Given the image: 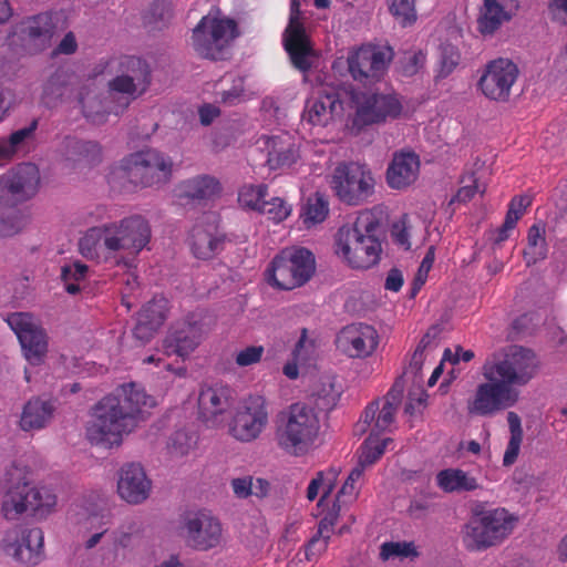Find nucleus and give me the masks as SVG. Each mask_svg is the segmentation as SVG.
Segmentation results:
<instances>
[{"label":"nucleus","instance_id":"nucleus-1","mask_svg":"<svg viewBox=\"0 0 567 567\" xmlns=\"http://www.w3.org/2000/svg\"><path fill=\"white\" fill-rule=\"evenodd\" d=\"M152 404V399L134 383L124 385L121 395L105 396L95 405L86 427L87 440L103 447L120 445L123 434L135 427L142 409Z\"/></svg>","mask_w":567,"mask_h":567},{"label":"nucleus","instance_id":"nucleus-2","mask_svg":"<svg viewBox=\"0 0 567 567\" xmlns=\"http://www.w3.org/2000/svg\"><path fill=\"white\" fill-rule=\"evenodd\" d=\"M40 179L33 163H21L0 176V236H12L25 226V216L17 207L37 195Z\"/></svg>","mask_w":567,"mask_h":567},{"label":"nucleus","instance_id":"nucleus-3","mask_svg":"<svg viewBox=\"0 0 567 567\" xmlns=\"http://www.w3.org/2000/svg\"><path fill=\"white\" fill-rule=\"evenodd\" d=\"M173 165L169 156L155 148H146L125 156L112 167L107 182L121 190L162 185L171 179Z\"/></svg>","mask_w":567,"mask_h":567},{"label":"nucleus","instance_id":"nucleus-4","mask_svg":"<svg viewBox=\"0 0 567 567\" xmlns=\"http://www.w3.org/2000/svg\"><path fill=\"white\" fill-rule=\"evenodd\" d=\"M319 430V421L312 409L292 404L278 415L276 440L287 453L299 456L307 452Z\"/></svg>","mask_w":567,"mask_h":567},{"label":"nucleus","instance_id":"nucleus-5","mask_svg":"<svg viewBox=\"0 0 567 567\" xmlns=\"http://www.w3.org/2000/svg\"><path fill=\"white\" fill-rule=\"evenodd\" d=\"M239 33L234 19L204 16L193 29L192 47L203 59L224 61L230 55V48Z\"/></svg>","mask_w":567,"mask_h":567},{"label":"nucleus","instance_id":"nucleus-6","mask_svg":"<svg viewBox=\"0 0 567 567\" xmlns=\"http://www.w3.org/2000/svg\"><path fill=\"white\" fill-rule=\"evenodd\" d=\"M535 353L522 346L508 347L503 355L487 361L482 373L486 380H498L506 386L515 388L527 384L536 374Z\"/></svg>","mask_w":567,"mask_h":567},{"label":"nucleus","instance_id":"nucleus-7","mask_svg":"<svg viewBox=\"0 0 567 567\" xmlns=\"http://www.w3.org/2000/svg\"><path fill=\"white\" fill-rule=\"evenodd\" d=\"M513 529V517L504 508L475 511L464 526L468 549L481 550L499 544Z\"/></svg>","mask_w":567,"mask_h":567},{"label":"nucleus","instance_id":"nucleus-8","mask_svg":"<svg viewBox=\"0 0 567 567\" xmlns=\"http://www.w3.org/2000/svg\"><path fill=\"white\" fill-rule=\"evenodd\" d=\"M330 185L340 202L359 206L374 194L375 179L367 165L343 162L336 166Z\"/></svg>","mask_w":567,"mask_h":567},{"label":"nucleus","instance_id":"nucleus-9","mask_svg":"<svg viewBox=\"0 0 567 567\" xmlns=\"http://www.w3.org/2000/svg\"><path fill=\"white\" fill-rule=\"evenodd\" d=\"M316 270L315 256L311 250H295L286 258L277 255L265 271L266 281L280 290H291L310 280Z\"/></svg>","mask_w":567,"mask_h":567},{"label":"nucleus","instance_id":"nucleus-10","mask_svg":"<svg viewBox=\"0 0 567 567\" xmlns=\"http://www.w3.org/2000/svg\"><path fill=\"white\" fill-rule=\"evenodd\" d=\"M337 248H382L386 241V229L381 218L371 209L358 213L353 220H347L334 235Z\"/></svg>","mask_w":567,"mask_h":567},{"label":"nucleus","instance_id":"nucleus-11","mask_svg":"<svg viewBox=\"0 0 567 567\" xmlns=\"http://www.w3.org/2000/svg\"><path fill=\"white\" fill-rule=\"evenodd\" d=\"M177 530L185 545L194 550L207 551L223 542L220 522L203 511L184 512L179 516Z\"/></svg>","mask_w":567,"mask_h":567},{"label":"nucleus","instance_id":"nucleus-12","mask_svg":"<svg viewBox=\"0 0 567 567\" xmlns=\"http://www.w3.org/2000/svg\"><path fill=\"white\" fill-rule=\"evenodd\" d=\"M392 59L390 47L364 44L349 53L348 70L354 81L371 84L381 80Z\"/></svg>","mask_w":567,"mask_h":567},{"label":"nucleus","instance_id":"nucleus-13","mask_svg":"<svg viewBox=\"0 0 567 567\" xmlns=\"http://www.w3.org/2000/svg\"><path fill=\"white\" fill-rule=\"evenodd\" d=\"M518 399L519 392L515 388L506 386L497 379L486 380L476 386L466 409L470 415L487 417L514 406Z\"/></svg>","mask_w":567,"mask_h":567},{"label":"nucleus","instance_id":"nucleus-14","mask_svg":"<svg viewBox=\"0 0 567 567\" xmlns=\"http://www.w3.org/2000/svg\"><path fill=\"white\" fill-rule=\"evenodd\" d=\"M267 424L266 400L260 395H250L235 409L228 432L235 440L249 443L260 436Z\"/></svg>","mask_w":567,"mask_h":567},{"label":"nucleus","instance_id":"nucleus-15","mask_svg":"<svg viewBox=\"0 0 567 567\" xmlns=\"http://www.w3.org/2000/svg\"><path fill=\"white\" fill-rule=\"evenodd\" d=\"M7 322L16 332L28 362L33 365L43 363L48 352L47 334L32 321V316L14 312L8 316Z\"/></svg>","mask_w":567,"mask_h":567},{"label":"nucleus","instance_id":"nucleus-16","mask_svg":"<svg viewBox=\"0 0 567 567\" xmlns=\"http://www.w3.org/2000/svg\"><path fill=\"white\" fill-rule=\"evenodd\" d=\"M237 393L227 384L205 386L198 395L199 419L209 427L224 424L226 414L236 405Z\"/></svg>","mask_w":567,"mask_h":567},{"label":"nucleus","instance_id":"nucleus-17","mask_svg":"<svg viewBox=\"0 0 567 567\" xmlns=\"http://www.w3.org/2000/svg\"><path fill=\"white\" fill-rule=\"evenodd\" d=\"M4 553L27 566L38 565L43 556V533L21 526L7 530L2 539Z\"/></svg>","mask_w":567,"mask_h":567},{"label":"nucleus","instance_id":"nucleus-18","mask_svg":"<svg viewBox=\"0 0 567 567\" xmlns=\"http://www.w3.org/2000/svg\"><path fill=\"white\" fill-rule=\"evenodd\" d=\"M517 65L508 59L491 61L478 81L482 93L492 101L505 102L518 78Z\"/></svg>","mask_w":567,"mask_h":567},{"label":"nucleus","instance_id":"nucleus-19","mask_svg":"<svg viewBox=\"0 0 567 567\" xmlns=\"http://www.w3.org/2000/svg\"><path fill=\"white\" fill-rule=\"evenodd\" d=\"M55 504V496L42 492L28 483L17 484L10 488L2 502V512L7 519H16L24 512L35 513L40 508H50Z\"/></svg>","mask_w":567,"mask_h":567},{"label":"nucleus","instance_id":"nucleus-20","mask_svg":"<svg viewBox=\"0 0 567 567\" xmlns=\"http://www.w3.org/2000/svg\"><path fill=\"white\" fill-rule=\"evenodd\" d=\"M145 93L126 75L117 73V75L109 82L107 95L113 105H109L105 110L93 111L85 106V116L93 124H102L106 121L109 114L120 115L131 104L133 100Z\"/></svg>","mask_w":567,"mask_h":567},{"label":"nucleus","instance_id":"nucleus-21","mask_svg":"<svg viewBox=\"0 0 567 567\" xmlns=\"http://www.w3.org/2000/svg\"><path fill=\"white\" fill-rule=\"evenodd\" d=\"M402 112V104L391 94H361L357 96L355 122L371 125L396 118Z\"/></svg>","mask_w":567,"mask_h":567},{"label":"nucleus","instance_id":"nucleus-22","mask_svg":"<svg viewBox=\"0 0 567 567\" xmlns=\"http://www.w3.org/2000/svg\"><path fill=\"white\" fill-rule=\"evenodd\" d=\"M284 47L295 69L307 74L313 64L316 52L301 20L296 16L289 20L284 33Z\"/></svg>","mask_w":567,"mask_h":567},{"label":"nucleus","instance_id":"nucleus-23","mask_svg":"<svg viewBox=\"0 0 567 567\" xmlns=\"http://www.w3.org/2000/svg\"><path fill=\"white\" fill-rule=\"evenodd\" d=\"M336 343L342 352L351 358L367 357L378 346V333L370 324L353 323L341 329Z\"/></svg>","mask_w":567,"mask_h":567},{"label":"nucleus","instance_id":"nucleus-24","mask_svg":"<svg viewBox=\"0 0 567 567\" xmlns=\"http://www.w3.org/2000/svg\"><path fill=\"white\" fill-rule=\"evenodd\" d=\"M203 338L202 326L195 321L175 323L163 340V350L167 357L176 355L183 361L198 347Z\"/></svg>","mask_w":567,"mask_h":567},{"label":"nucleus","instance_id":"nucleus-25","mask_svg":"<svg viewBox=\"0 0 567 567\" xmlns=\"http://www.w3.org/2000/svg\"><path fill=\"white\" fill-rule=\"evenodd\" d=\"M342 110L339 94L324 87L313 92L306 101L301 120L310 126H327Z\"/></svg>","mask_w":567,"mask_h":567},{"label":"nucleus","instance_id":"nucleus-26","mask_svg":"<svg viewBox=\"0 0 567 567\" xmlns=\"http://www.w3.org/2000/svg\"><path fill=\"white\" fill-rule=\"evenodd\" d=\"M152 483L143 466L138 463H127L120 470L117 493L128 504H141L150 496Z\"/></svg>","mask_w":567,"mask_h":567},{"label":"nucleus","instance_id":"nucleus-27","mask_svg":"<svg viewBox=\"0 0 567 567\" xmlns=\"http://www.w3.org/2000/svg\"><path fill=\"white\" fill-rule=\"evenodd\" d=\"M420 166V157L415 152H394L385 173L388 186L396 190L408 188L417 179Z\"/></svg>","mask_w":567,"mask_h":567},{"label":"nucleus","instance_id":"nucleus-28","mask_svg":"<svg viewBox=\"0 0 567 567\" xmlns=\"http://www.w3.org/2000/svg\"><path fill=\"white\" fill-rule=\"evenodd\" d=\"M110 230L115 237L114 246L118 248H146L151 239V227L140 215L111 223Z\"/></svg>","mask_w":567,"mask_h":567},{"label":"nucleus","instance_id":"nucleus-29","mask_svg":"<svg viewBox=\"0 0 567 567\" xmlns=\"http://www.w3.org/2000/svg\"><path fill=\"white\" fill-rule=\"evenodd\" d=\"M56 410L55 399L45 395L32 396L22 408L19 426L24 432L43 430L51 424Z\"/></svg>","mask_w":567,"mask_h":567},{"label":"nucleus","instance_id":"nucleus-30","mask_svg":"<svg viewBox=\"0 0 567 567\" xmlns=\"http://www.w3.org/2000/svg\"><path fill=\"white\" fill-rule=\"evenodd\" d=\"M166 319V300L154 298L148 301L136 315V322L133 328L134 338L146 344L157 333Z\"/></svg>","mask_w":567,"mask_h":567},{"label":"nucleus","instance_id":"nucleus-31","mask_svg":"<svg viewBox=\"0 0 567 567\" xmlns=\"http://www.w3.org/2000/svg\"><path fill=\"white\" fill-rule=\"evenodd\" d=\"M220 182L212 175H197L181 182L176 187V196L181 200L203 203L219 196Z\"/></svg>","mask_w":567,"mask_h":567},{"label":"nucleus","instance_id":"nucleus-32","mask_svg":"<svg viewBox=\"0 0 567 567\" xmlns=\"http://www.w3.org/2000/svg\"><path fill=\"white\" fill-rule=\"evenodd\" d=\"M117 72L126 75L133 83H135L142 91L148 89L151 84V69L146 61L141 58L133 55H123L120 58H113L106 61L103 69L99 70L97 73Z\"/></svg>","mask_w":567,"mask_h":567},{"label":"nucleus","instance_id":"nucleus-33","mask_svg":"<svg viewBox=\"0 0 567 567\" xmlns=\"http://www.w3.org/2000/svg\"><path fill=\"white\" fill-rule=\"evenodd\" d=\"M56 31L58 17L50 12L29 17L21 22V33L24 39L41 50L51 44Z\"/></svg>","mask_w":567,"mask_h":567},{"label":"nucleus","instance_id":"nucleus-34","mask_svg":"<svg viewBox=\"0 0 567 567\" xmlns=\"http://www.w3.org/2000/svg\"><path fill=\"white\" fill-rule=\"evenodd\" d=\"M532 203L533 199L528 195H517L509 200L503 224L492 233L491 239L494 245L504 244L515 234L518 220Z\"/></svg>","mask_w":567,"mask_h":567},{"label":"nucleus","instance_id":"nucleus-35","mask_svg":"<svg viewBox=\"0 0 567 567\" xmlns=\"http://www.w3.org/2000/svg\"><path fill=\"white\" fill-rule=\"evenodd\" d=\"M65 156L68 159L89 167H94L103 161V147L96 141L65 138Z\"/></svg>","mask_w":567,"mask_h":567},{"label":"nucleus","instance_id":"nucleus-36","mask_svg":"<svg viewBox=\"0 0 567 567\" xmlns=\"http://www.w3.org/2000/svg\"><path fill=\"white\" fill-rule=\"evenodd\" d=\"M266 146L267 164L270 169L289 168L299 157L298 148L289 138L272 136L267 140Z\"/></svg>","mask_w":567,"mask_h":567},{"label":"nucleus","instance_id":"nucleus-37","mask_svg":"<svg viewBox=\"0 0 567 567\" xmlns=\"http://www.w3.org/2000/svg\"><path fill=\"white\" fill-rule=\"evenodd\" d=\"M511 20V14L498 0H484L477 19V30L483 35H492L504 22Z\"/></svg>","mask_w":567,"mask_h":567},{"label":"nucleus","instance_id":"nucleus-38","mask_svg":"<svg viewBox=\"0 0 567 567\" xmlns=\"http://www.w3.org/2000/svg\"><path fill=\"white\" fill-rule=\"evenodd\" d=\"M329 200L322 193L316 192L301 205L299 218L302 225L310 229L322 224L329 216Z\"/></svg>","mask_w":567,"mask_h":567},{"label":"nucleus","instance_id":"nucleus-39","mask_svg":"<svg viewBox=\"0 0 567 567\" xmlns=\"http://www.w3.org/2000/svg\"><path fill=\"white\" fill-rule=\"evenodd\" d=\"M436 483L446 493L472 492L480 487L477 480L461 468L440 471L436 475Z\"/></svg>","mask_w":567,"mask_h":567},{"label":"nucleus","instance_id":"nucleus-40","mask_svg":"<svg viewBox=\"0 0 567 567\" xmlns=\"http://www.w3.org/2000/svg\"><path fill=\"white\" fill-rule=\"evenodd\" d=\"M341 395L340 388L336 386V380L332 377L321 378L311 392L313 403L319 411H331Z\"/></svg>","mask_w":567,"mask_h":567},{"label":"nucleus","instance_id":"nucleus-41","mask_svg":"<svg viewBox=\"0 0 567 567\" xmlns=\"http://www.w3.org/2000/svg\"><path fill=\"white\" fill-rule=\"evenodd\" d=\"M381 250H336L337 257L350 268L367 270L380 261Z\"/></svg>","mask_w":567,"mask_h":567},{"label":"nucleus","instance_id":"nucleus-42","mask_svg":"<svg viewBox=\"0 0 567 567\" xmlns=\"http://www.w3.org/2000/svg\"><path fill=\"white\" fill-rule=\"evenodd\" d=\"M507 422L511 437L503 457L504 466H511L516 462L523 441V429L519 415L515 412H508Z\"/></svg>","mask_w":567,"mask_h":567},{"label":"nucleus","instance_id":"nucleus-43","mask_svg":"<svg viewBox=\"0 0 567 567\" xmlns=\"http://www.w3.org/2000/svg\"><path fill=\"white\" fill-rule=\"evenodd\" d=\"M267 196L266 184H245L238 190V203L246 209L259 212Z\"/></svg>","mask_w":567,"mask_h":567},{"label":"nucleus","instance_id":"nucleus-44","mask_svg":"<svg viewBox=\"0 0 567 567\" xmlns=\"http://www.w3.org/2000/svg\"><path fill=\"white\" fill-rule=\"evenodd\" d=\"M112 236L110 224L91 227L79 238V248H96L100 244H103L104 248H116L115 237Z\"/></svg>","mask_w":567,"mask_h":567},{"label":"nucleus","instance_id":"nucleus-45","mask_svg":"<svg viewBox=\"0 0 567 567\" xmlns=\"http://www.w3.org/2000/svg\"><path fill=\"white\" fill-rule=\"evenodd\" d=\"M378 436L379 435H375V433L370 432V435L361 446L358 465L362 466L363 470L381 457L388 442L391 441V439H385L382 442H379Z\"/></svg>","mask_w":567,"mask_h":567},{"label":"nucleus","instance_id":"nucleus-46","mask_svg":"<svg viewBox=\"0 0 567 567\" xmlns=\"http://www.w3.org/2000/svg\"><path fill=\"white\" fill-rule=\"evenodd\" d=\"M190 248H217L219 245L231 244L225 236L216 237L200 225H196L190 234Z\"/></svg>","mask_w":567,"mask_h":567},{"label":"nucleus","instance_id":"nucleus-47","mask_svg":"<svg viewBox=\"0 0 567 567\" xmlns=\"http://www.w3.org/2000/svg\"><path fill=\"white\" fill-rule=\"evenodd\" d=\"M64 73L62 71H56L50 76L44 84L42 94L43 103L47 106L52 107L56 104V101L64 93Z\"/></svg>","mask_w":567,"mask_h":567},{"label":"nucleus","instance_id":"nucleus-48","mask_svg":"<svg viewBox=\"0 0 567 567\" xmlns=\"http://www.w3.org/2000/svg\"><path fill=\"white\" fill-rule=\"evenodd\" d=\"M414 227L411 225L408 215H403L391 226L390 234L392 243L396 246L411 248Z\"/></svg>","mask_w":567,"mask_h":567},{"label":"nucleus","instance_id":"nucleus-49","mask_svg":"<svg viewBox=\"0 0 567 567\" xmlns=\"http://www.w3.org/2000/svg\"><path fill=\"white\" fill-rule=\"evenodd\" d=\"M390 12L402 27L412 25L417 19L415 0H391Z\"/></svg>","mask_w":567,"mask_h":567},{"label":"nucleus","instance_id":"nucleus-50","mask_svg":"<svg viewBox=\"0 0 567 567\" xmlns=\"http://www.w3.org/2000/svg\"><path fill=\"white\" fill-rule=\"evenodd\" d=\"M292 207L280 197H272L264 202L258 213L266 215L275 223L285 220L291 214Z\"/></svg>","mask_w":567,"mask_h":567},{"label":"nucleus","instance_id":"nucleus-51","mask_svg":"<svg viewBox=\"0 0 567 567\" xmlns=\"http://www.w3.org/2000/svg\"><path fill=\"white\" fill-rule=\"evenodd\" d=\"M417 556V551L413 543L406 542H386L380 547V558L389 560L394 557Z\"/></svg>","mask_w":567,"mask_h":567},{"label":"nucleus","instance_id":"nucleus-52","mask_svg":"<svg viewBox=\"0 0 567 567\" xmlns=\"http://www.w3.org/2000/svg\"><path fill=\"white\" fill-rule=\"evenodd\" d=\"M38 120L34 118L28 126L19 128L6 137V141L14 155L24 148L27 141L33 137L34 132L38 128Z\"/></svg>","mask_w":567,"mask_h":567},{"label":"nucleus","instance_id":"nucleus-53","mask_svg":"<svg viewBox=\"0 0 567 567\" xmlns=\"http://www.w3.org/2000/svg\"><path fill=\"white\" fill-rule=\"evenodd\" d=\"M460 52L452 44H442L440 48V76L450 75L460 63Z\"/></svg>","mask_w":567,"mask_h":567},{"label":"nucleus","instance_id":"nucleus-54","mask_svg":"<svg viewBox=\"0 0 567 567\" xmlns=\"http://www.w3.org/2000/svg\"><path fill=\"white\" fill-rule=\"evenodd\" d=\"M193 446V437L184 430L174 432L167 443L169 453L175 456L186 455Z\"/></svg>","mask_w":567,"mask_h":567},{"label":"nucleus","instance_id":"nucleus-55","mask_svg":"<svg viewBox=\"0 0 567 567\" xmlns=\"http://www.w3.org/2000/svg\"><path fill=\"white\" fill-rule=\"evenodd\" d=\"M398 408L399 406L384 401L382 408L379 406L375 426L371 427V432L375 433V435L384 432L393 423Z\"/></svg>","mask_w":567,"mask_h":567},{"label":"nucleus","instance_id":"nucleus-56","mask_svg":"<svg viewBox=\"0 0 567 567\" xmlns=\"http://www.w3.org/2000/svg\"><path fill=\"white\" fill-rule=\"evenodd\" d=\"M79 103L82 109L83 116L90 121L85 116V106L90 107L93 111H100L107 109L109 105H113V103L110 102L109 95H106L103 100H100L93 92H91L89 89H83L80 92L79 95Z\"/></svg>","mask_w":567,"mask_h":567},{"label":"nucleus","instance_id":"nucleus-57","mask_svg":"<svg viewBox=\"0 0 567 567\" xmlns=\"http://www.w3.org/2000/svg\"><path fill=\"white\" fill-rule=\"evenodd\" d=\"M244 94V82L241 79H234L229 89L217 92L219 101L225 105H236L241 101Z\"/></svg>","mask_w":567,"mask_h":567},{"label":"nucleus","instance_id":"nucleus-58","mask_svg":"<svg viewBox=\"0 0 567 567\" xmlns=\"http://www.w3.org/2000/svg\"><path fill=\"white\" fill-rule=\"evenodd\" d=\"M527 244L529 248L545 247L546 243V223L535 221L527 231Z\"/></svg>","mask_w":567,"mask_h":567},{"label":"nucleus","instance_id":"nucleus-59","mask_svg":"<svg viewBox=\"0 0 567 567\" xmlns=\"http://www.w3.org/2000/svg\"><path fill=\"white\" fill-rule=\"evenodd\" d=\"M264 353L261 346L247 347L239 351L236 357V363L240 367H247L260 361Z\"/></svg>","mask_w":567,"mask_h":567},{"label":"nucleus","instance_id":"nucleus-60","mask_svg":"<svg viewBox=\"0 0 567 567\" xmlns=\"http://www.w3.org/2000/svg\"><path fill=\"white\" fill-rule=\"evenodd\" d=\"M87 266L81 261H74L71 265H65L61 269V279L63 282L71 280L79 281L85 278Z\"/></svg>","mask_w":567,"mask_h":567},{"label":"nucleus","instance_id":"nucleus-61","mask_svg":"<svg viewBox=\"0 0 567 567\" xmlns=\"http://www.w3.org/2000/svg\"><path fill=\"white\" fill-rule=\"evenodd\" d=\"M362 466L357 465L349 474L348 478L346 480L344 484L340 488L337 499L339 501L341 496H354V483L362 476L363 474Z\"/></svg>","mask_w":567,"mask_h":567},{"label":"nucleus","instance_id":"nucleus-62","mask_svg":"<svg viewBox=\"0 0 567 567\" xmlns=\"http://www.w3.org/2000/svg\"><path fill=\"white\" fill-rule=\"evenodd\" d=\"M234 493L239 498H246L252 494V478L240 477L234 478L231 482Z\"/></svg>","mask_w":567,"mask_h":567},{"label":"nucleus","instance_id":"nucleus-63","mask_svg":"<svg viewBox=\"0 0 567 567\" xmlns=\"http://www.w3.org/2000/svg\"><path fill=\"white\" fill-rule=\"evenodd\" d=\"M78 49V42L73 32H68L54 49V54H73Z\"/></svg>","mask_w":567,"mask_h":567},{"label":"nucleus","instance_id":"nucleus-64","mask_svg":"<svg viewBox=\"0 0 567 567\" xmlns=\"http://www.w3.org/2000/svg\"><path fill=\"white\" fill-rule=\"evenodd\" d=\"M425 56L422 52L413 53L406 58V62L402 66L405 75H413L423 65Z\"/></svg>","mask_w":567,"mask_h":567}]
</instances>
